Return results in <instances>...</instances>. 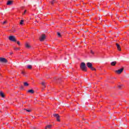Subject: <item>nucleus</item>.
Returning <instances> with one entry per match:
<instances>
[{"label":"nucleus","mask_w":129,"mask_h":129,"mask_svg":"<svg viewBox=\"0 0 129 129\" xmlns=\"http://www.w3.org/2000/svg\"><path fill=\"white\" fill-rule=\"evenodd\" d=\"M81 69L84 72H86L87 71V68H86V65H85V63L84 62H82L81 63Z\"/></svg>","instance_id":"nucleus-1"},{"label":"nucleus","mask_w":129,"mask_h":129,"mask_svg":"<svg viewBox=\"0 0 129 129\" xmlns=\"http://www.w3.org/2000/svg\"><path fill=\"white\" fill-rule=\"evenodd\" d=\"M9 39L12 42H17V40L16 39V37L14 36H10L9 37Z\"/></svg>","instance_id":"nucleus-2"},{"label":"nucleus","mask_w":129,"mask_h":129,"mask_svg":"<svg viewBox=\"0 0 129 129\" xmlns=\"http://www.w3.org/2000/svg\"><path fill=\"white\" fill-rule=\"evenodd\" d=\"M45 39H46V35L45 34H42L39 38L40 42H43V41L45 40Z\"/></svg>","instance_id":"nucleus-3"},{"label":"nucleus","mask_w":129,"mask_h":129,"mask_svg":"<svg viewBox=\"0 0 129 129\" xmlns=\"http://www.w3.org/2000/svg\"><path fill=\"white\" fill-rule=\"evenodd\" d=\"M53 116L56 118L57 121H60V116L58 114H53Z\"/></svg>","instance_id":"nucleus-4"},{"label":"nucleus","mask_w":129,"mask_h":129,"mask_svg":"<svg viewBox=\"0 0 129 129\" xmlns=\"http://www.w3.org/2000/svg\"><path fill=\"white\" fill-rule=\"evenodd\" d=\"M0 62H2V63H7L8 62V60L4 57H0Z\"/></svg>","instance_id":"nucleus-5"},{"label":"nucleus","mask_w":129,"mask_h":129,"mask_svg":"<svg viewBox=\"0 0 129 129\" xmlns=\"http://www.w3.org/2000/svg\"><path fill=\"white\" fill-rule=\"evenodd\" d=\"M122 71H123V69L121 68L120 70L115 71V72L117 73V74H120Z\"/></svg>","instance_id":"nucleus-6"},{"label":"nucleus","mask_w":129,"mask_h":129,"mask_svg":"<svg viewBox=\"0 0 129 129\" xmlns=\"http://www.w3.org/2000/svg\"><path fill=\"white\" fill-rule=\"evenodd\" d=\"M87 66L88 68H91V67H92V63L90 62H88L87 63Z\"/></svg>","instance_id":"nucleus-7"},{"label":"nucleus","mask_w":129,"mask_h":129,"mask_svg":"<svg viewBox=\"0 0 129 129\" xmlns=\"http://www.w3.org/2000/svg\"><path fill=\"white\" fill-rule=\"evenodd\" d=\"M116 47L118 50V51H121V48H120V46L118 43H116Z\"/></svg>","instance_id":"nucleus-8"},{"label":"nucleus","mask_w":129,"mask_h":129,"mask_svg":"<svg viewBox=\"0 0 129 129\" xmlns=\"http://www.w3.org/2000/svg\"><path fill=\"white\" fill-rule=\"evenodd\" d=\"M7 5L8 6H11L12 5H13V1H9L7 3Z\"/></svg>","instance_id":"nucleus-9"},{"label":"nucleus","mask_w":129,"mask_h":129,"mask_svg":"<svg viewBox=\"0 0 129 129\" xmlns=\"http://www.w3.org/2000/svg\"><path fill=\"white\" fill-rule=\"evenodd\" d=\"M47 128H49V129L52 128V125H47L45 127V129H47Z\"/></svg>","instance_id":"nucleus-10"},{"label":"nucleus","mask_w":129,"mask_h":129,"mask_svg":"<svg viewBox=\"0 0 129 129\" xmlns=\"http://www.w3.org/2000/svg\"><path fill=\"white\" fill-rule=\"evenodd\" d=\"M116 64V61H112L111 62V66H115Z\"/></svg>","instance_id":"nucleus-11"},{"label":"nucleus","mask_w":129,"mask_h":129,"mask_svg":"<svg viewBox=\"0 0 129 129\" xmlns=\"http://www.w3.org/2000/svg\"><path fill=\"white\" fill-rule=\"evenodd\" d=\"M0 96L3 98L5 97V94L2 91L0 92Z\"/></svg>","instance_id":"nucleus-12"},{"label":"nucleus","mask_w":129,"mask_h":129,"mask_svg":"<svg viewBox=\"0 0 129 129\" xmlns=\"http://www.w3.org/2000/svg\"><path fill=\"white\" fill-rule=\"evenodd\" d=\"M28 92H29V93H31V94H33V93H34V90L33 89L29 90L28 91Z\"/></svg>","instance_id":"nucleus-13"},{"label":"nucleus","mask_w":129,"mask_h":129,"mask_svg":"<svg viewBox=\"0 0 129 129\" xmlns=\"http://www.w3.org/2000/svg\"><path fill=\"white\" fill-rule=\"evenodd\" d=\"M25 47L26 48H30V45L29 44V43H27L25 44Z\"/></svg>","instance_id":"nucleus-14"},{"label":"nucleus","mask_w":129,"mask_h":129,"mask_svg":"<svg viewBox=\"0 0 129 129\" xmlns=\"http://www.w3.org/2000/svg\"><path fill=\"white\" fill-rule=\"evenodd\" d=\"M24 24V20H21L20 22V25H22Z\"/></svg>","instance_id":"nucleus-15"},{"label":"nucleus","mask_w":129,"mask_h":129,"mask_svg":"<svg viewBox=\"0 0 129 129\" xmlns=\"http://www.w3.org/2000/svg\"><path fill=\"white\" fill-rule=\"evenodd\" d=\"M24 86H29V84H28V83H27V82H25L24 83Z\"/></svg>","instance_id":"nucleus-16"},{"label":"nucleus","mask_w":129,"mask_h":129,"mask_svg":"<svg viewBox=\"0 0 129 129\" xmlns=\"http://www.w3.org/2000/svg\"><path fill=\"white\" fill-rule=\"evenodd\" d=\"M27 68L28 69H32V66L31 65H28L27 66Z\"/></svg>","instance_id":"nucleus-17"},{"label":"nucleus","mask_w":129,"mask_h":129,"mask_svg":"<svg viewBox=\"0 0 129 129\" xmlns=\"http://www.w3.org/2000/svg\"><path fill=\"white\" fill-rule=\"evenodd\" d=\"M57 35L58 37H61V34L60 33V32H57Z\"/></svg>","instance_id":"nucleus-18"},{"label":"nucleus","mask_w":129,"mask_h":129,"mask_svg":"<svg viewBox=\"0 0 129 129\" xmlns=\"http://www.w3.org/2000/svg\"><path fill=\"white\" fill-rule=\"evenodd\" d=\"M118 87L119 89H121V87H122V85H120L118 86Z\"/></svg>","instance_id":"nucleus-19"},{"label":"nucleus","mask_w":129,"mask_h":129,"mask_svg":"<svg viewBox=\"0 0 129 129\" xmlns=\"http://www.w3.org/2000/svg\"><path fill=\"white\" fill-rule=\"evenodd\" d=\"M55 3V0H53L52 1H51L50 2V3L52 4V5H54V3Z\"/></svg>","instance_id":"nucleus-20"},{"label":"nucleus","mask_w":129,"mask_h":129,"mask_svg":"<svg viewBox=\"0 0 129 129\" xmlns=\"http://www.w3.org/2000/svg\"><path fill=\"white\" fill-rule=\"evenodd\" d=\"M14 50H20V48H19V47H14Z\"/></svg>","instance_id":"nucleus-21"},{"label":"nucleus","mask_w":129,"mask_h":129,"mask_svg":"<svg viewBox=\"0 0 129 129\" xmlns=\"http://www.w3.org/2000/svg\"><path fill=\"white\" fill-rule=\"evenodd\" d=\"M90 68V69H91L93 71L95 70V69L92 67H91V68Z\"/></svg>","instance_id":"nucleus-22"},{"label":"nucleus","mask_w":129,"mask_h":129,"mask_svg":"<svg viewBox=\"0 0 129 129\" xmlns=\"http://www.w3.org/2000/svg\"><path fill=\"white\" fill-rule=\"evenodd\" d=\"M17 44L19 46H20L21 45V43L20 42V41H17Z\"/></svg>","instance_id":"nucleus-23"},{"label":"nucleus","mask_w":129,"mask_h":129,"mask_svg":"<svg viewBox=\"0 0 129 129\" xmlns=\"http://www.w3.org/2000/svg\"><path fill=\"white\" fill-rule=\"evenodd\" d=\"M7 21H5L3 22V25H5V24H7Z\"/></svg>","instance_id":"nucleus-24"},{"label":"nucleus","mask_w":129,"mask_h":129,"mask_svg":"<svg viewBox=\"0 0 129 129\" xmlns=\"http://www.w3.org/2000/svg\"><path fill=\"white\" fill-rule=\"evenodd\" d=\"M42 85H43V86H45V82H43L41 83Z\"/></svg>","instance_id":"nucleus-25"},{"label":"nucleus","mask_w":129,"mask_h":129,"mask_svg":"<svg viewBox=\"0 0 129 129\" xmlns=\"http://www.w3.org/2000/svg\"><path fill=\"white\" fill-rule=\"evenodd\" d=\"M25 110H26V111H27L28 112H31V110H27V109H25Z\"/></svg>","instance_id":"nucleus-26"},{"label":"nucleus","mask_w":129,"mask_h":129,"mask_svg":"<svg viewBox=\"0 0 129 129\" xmlns=\"http://www.w3.org/2000/svg\"><path fill=\"white\" fill-rule=\"evenodd\" d=\"M26 13H27V10L24 11V12L23 14V15H25V14H26Z\"/></svg>","instance_id":"nucleus-27"},{"label":"nucleus","mask_w":129,"mask_h":129,"mask_svg":"<svg viewBox=\"0 0 129 129\" xmlns=\"http://www.w3.org/2000/svg\"><path fill=\"white\" fill-rule=\"evenodd\" d=\"M21 73H22V74H23V75H24V74H25V72H24V71H22V72H21Z\"/></svg>","instance_id":"nucleus-28"},{"label":"nucleus","mask_w":129,"mask_h":129,"mask_svg":"<svg viewBox=\"0 0 129 129\" xmlns=\"http://www.w3.org/2000/svg\"><path fill=\"white\" fill-rule=\"evenodd\" d=\"M91 54H94V52H93L92 51V50L91 51Z\"/></svg>","instance_id":"nucleus-29"}]
</instances>
